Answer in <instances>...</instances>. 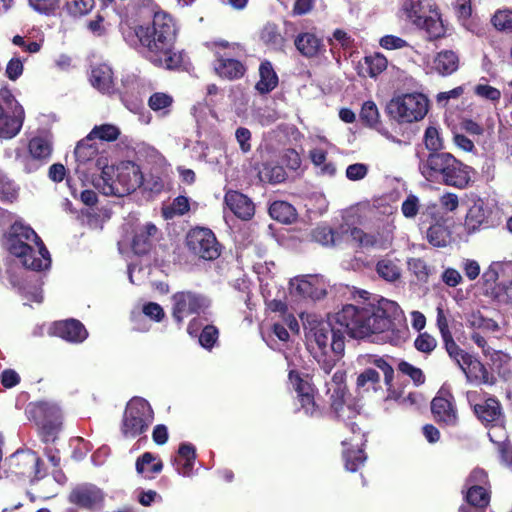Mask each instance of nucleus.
<instances>
[{"mask_svg": "<svg viewBox=\"0 0 512 512\" xmlns=\"http://www.w3.org/2000/svg\"><path fill=\"white\" fill-rule=\"evenodd\" d=\"M289 382L296 392V397L300 404V409L303 410L307 416H319L321 411L319 406L316 404L314 388L308 377H302L298 372L290 370Z\"/></svg>", "mask_w": 512, "mask_h": 512, "instance_id": "nucleus-14", "label": "nucleus"}, {"mask_svg": "<svg viewBox=\"0 0 512 512\" xmlns=\"http://www.w3.org/2000/svg\"><path fill=\"white\" fill-rule=\"evenodd\" d=\"M259 75L260 79L256 83L255 88L260 94H267L276 88L278 77L270 62L266 61L261 63Z\"/></svg>", "mask_w": 512, "mask_h": 512, "instance_id": "nucleus-32", "label": "nucleus"}, {"mask_svg": "<svg viewBox=\"0 0 512 512\" xmlns=\"http://www.w3.org/2000/svg\"><path fill=\"white\" fill-rule=\"evenodd\" d=\"M376 271L382 279L394 282L401 276L399 260L385 257L377 262Z\"/></svg>", "mask_w": 512, "mask_h": 512, "instance_id": "nucleus-34", "label": "nucleus"}, {"mask_svg": "<svg viewBox=\"0 0 512 512\" xmlns=\"http://www.w3.org/2000/svg\"><path fill=\"white\" fill-rule=\"evenodd\" d=\"M489 211L482 201L475 202L468 210L465 219V229L474 233L488 224Z\"/></svg>", "mask_w": 512, "mask_h": 512, "instance_id": "nucleus-30", "label": "nucleus"}, {"mask_svg": "<svg viewBox=\"0 0 512 512\" xmlns=\"http://www.w3.org/2000/svg\"><path fill=\"white\" fill-rule=\"evenodd\" d=\"M474 93L478 97L492 102H498L501 98V92L499 89L484 83L477 84L474 87Z\"/></svg>", "mask_w": 512, "mask_h": 512, "instance_id": "nucleus-57", "label": "nucleus"}, {"mask_svg": "<svg viewBox=\"0 0 512 512\" xmlns=\"http://www.w3.org/2000/svg\"><path fill=\"white\" fill-rule=\"evenodd\" d=\"M179 25L172 15L156 11L151 23L134 28L133 40L138 42L143 55L154 66L168 70L179 69L185 64L186 54L175 50Z\"/></svg>", "mask_w": 512, "mask_h": 512, "instance_id": "nucleus-2", "label": "nucleus"}, {"mask_svg": "<svg viewBox=\"0 0 512 512\" xmlns=\"http://www.w3.org/2000/svg\"><path fill=\"white\" fill-rule=\"evenodd\" d=\"M143 183L140 167L131 161L121 162L116 167L105 165L95 187L106 196L123 197L139 188Z\"/></svg>", "mask_w": 512, "mask_h": 512, "instance_id": "nucleus-5", "label": "nucleus"}, {"mask_svg": "<svg viewBox=\"0 0 512 512\" xmlns=\"http://www.w3.org/2000/svg\"><path fill=\"white\" fill-rule=\"evenodd\" d=\"M312 163L320 169L323 175L333 176L336 173V167L332 162H327V151L323 148H313L309 153Z\"/></svg>", "mask_w": 512, "mask_h": 512, "instance_id": "nucleus-41", "label": "nucleus"}, {"mask_svg": "<svg viewBox=\"0 0 512 512\" xmlns=\"http://www.w3.org/2000/svg\"><path fill=\"white\" fill-rule=\"evenodd\" d=\"M215 48V72L220 77L229 80L242 77L245 73V67L240 61L232 57L230 50L234 49V47H230L227 42L220 41L215 43Z\"/></svg>", "mask_w": 512, "mask_h": 512, "instance_id": "nucleus-15", "label": "nucleus"}, {"mask_svg": "<svg viewBox=\"0 0 512 512\" xmlns=\"http://www.w3.org/2000/svg\"><path fill=\"white\" fill-rule=\"evenodd\" d=\"M379 45L386 50H399L409 46L406 40L391 34L381 37Z\"/></svg>", "mask_w": 512, "mask_h": 512, "instance_id": "nucleus-59", "label": "nucleus"}, {"mask_svg": "<svg viewBox=\"0 0 512 512\" xmlns=\"http://www.w3.org/2000/svg\"><path fill=\"white\" fill-rule=\"evenodd\" d=\"M218 329L213 325H205L198 336L200 345L211 349L218 340Z\"/></svg>", "mask_w": 512, "mask_h": 512, "instance_id": "nucleus-55", "label": "nucleus"}, {"mask_svg": "<svg viewBox=\"0 0 512 512\" xmlns=\"http://www.w3.org/2000/svg\"><path fill=\"white\" fill-rule=\"evenodd\" d=\"M34 414L41 424L44 440L54 439L55 431L61 424L59 406L49 402H39L34 406Z\"/></svg>", "mask_w": 512, "mask_h": 512, "instance_id": "nucleus-17", "label": "nucleus"}, {"mask_svg": "<svg viewBox=\"0 0 512 512\" xmlns=\"http://www.w3.org/2000/svg\"><path fill=\"white\" fill-rule=\"evenodd\" d=\"M29 156H22L17 152L16 159L27 173L37 171L46 164L52 155V135L42 132L30 139L28 143Z\"/></svg>", "mask_w": 512, "mask_h": 512, "instance_id": "nucleus-9", "label": "nucleus"}, {"mask_svg": "<svg viewBox=\"0 0 512 512\" xmlns=\"http://www.w3.org/2000/svg\"><path fill=\"white\" fill-rule=\"evenodd\" d=\"M269 214L282 223H291L297 216L295 208L286 201H274L269 207Z\"/></svg>", "mask_w": 512, "mask_h": 512, "instance_id": "nucleus-36", "label": "nucleus"}, {"mask_svg": "<svg viewBox=\"0 0 512 512\" xmlns=\"http://www.w3.org/2000/svg\"><path fill=\"white\" fill-rule=\"evenodd\" d=\"M69 501L84 509H100L104 502L103 491L94 484L84 483L77 485L69 495Z\"/></svg>", "mask_w": 512, "mask_h": 512, "instance_id": "nucleus-18", "label": "nucleus"}, {"mask_svg": "<svg viewBox=\"0 0 512 512\" xmlns=\"http://www.w3.org/2000/svg\"><path fill=\"white\" fill-rule=\"evenodd\" d=\"M173 97L164 92H155L148 99V106L160 116H167L173 105Z\"/></svg>", "mask_w": 512, "mask_h": 512, "instance_id": "nucleus-37", "label": "nucleus"}, {"mask_svg": "<svg viewBox=\"0 0 512 512\" xmlns=\"http://www.w3.org/2000/svg\"><path fill=\"white\" fill-rule=\"evenodd\" d=\"M434 419L445 426L454 427L458 423L457 409L454 398L449 392L440 391L431 402Z\"/></svg>", "mask_w": 512, "mask_h": 512, "instance_id": "nucleus-19", "label": "nucleus"}, {"mask_svg": "<svg viewBox=\"0 0 512 512\" xmlns=\"http://www.w3.org/2000/svg\"><path fill=\"white\" fill-rule=\"evenodd\" d=\"M313 239L322 245H332L335 243V233L327 226H319L312 232Z\"/></svg>", "mask_w": 512, "mask_h": 512, "instance_id": "nucleus-58", "label": "nucleus"}, {"mask_svg": "<svg viewBox=\"0 0 512 512\" xmlns=\"http://www.w3.org/2000/svg\"><path fill=\"white\" fill-rule=\"evenodd\" d=\"M491 23L498 31H512V10L498 9L493 14Z\"/></svg>", "mask_w": 512, "mask_h": 512, "instance_id": "nucleus-50", "label": "nucleus"}, {"mask_svg": "<svg viewBox=\"0 0 512 512\" xmlns=\"http://www.w3.org/2000/svg\"><path fill=\"white\" fill-rule=\"evenodd\" d=\"M5 247L27 269L47 270L51 266L50 253L36 232L20 221H15L6 236Z\"/></svg>", "mask_w": 512, "mask_h": 512, "instance_id": "nucleus-3", "label": "nucleus"}, {"mask_svg": "<svg viewBox=\"0 0 512 512\" xmlns=\"http://www.w3.org/2000/svg\"><path fill=\"white\" fill-rule=\"evenodd\" d=\"M91 85L103 94L114 92V73L106 63L94 65L89 77Z\"/></svg>", "mask_w": 512, "mask_h": 512, "instance_id": "nucleus-27", "label": "nucleus"}, {"mask_svg": "<svg viewBox=\"0 0 512 512\" xmlns=\"http://www.w3.org/2000/svg\"><path fill=\"white\" fill-rule=\"evenodd\" d=\"M445 349L451 359L460 367L462 365L461 360H466L470 354L462 350L454 341L452 335L449 338H442Z\"/></svg>", "mask_w": 512, "mask_h": 512, "instance_id": "nucleus-53", "label": "nucleus"}, {"mask_svg": "<svg viewBox=\"0 0 512 512\" xmlns=\"http://www.w3.org/2000/svg\"><path fill=\"white\" fill-rule=\"evenodd\" d=\"M210 306V300L192 291H180L172 296V316L181 324L192 314L205 313Z\"/></svg>", "mask_w": 512, "mask_h": 512, "instance_id": "nucleus-10", "label": "nucleus"}, {"mask_svg": "<svg viewBox=\"0 0 512 512\" xmlns=\"http://www.w3.org/2000/svg\"><path fill=\"white\" fill-rule=\"evenodd\" d=\"M401 13L415 25L421 24L423 4L421 0H402Z\"/></svg>", "mask_w": 512, "mask_h": 512, "instance_id": "nucleus-44", "label": "nucleus"}, {"mask_svg": "<svg viewBox=\"0 0 512 512\" xmlns=\"http://www.w3.org/2000/svg\"><path fill=\"white\" fill-rule=\"evenodd\" d=\"M408 270L422 282H426L430 275V268L421 258H409L407 261Z\"/></svg>", "mask_w": 512, "mask_h": 512, "instance_id": "nucleus-51", "label": "nucleus"}, {"mask_svg": "<svg viewBox=\"0 0 512 512\" xmlns=\"http://www.w3.org/2000/svg\"><path fill=\"white\" fill-rule=\"evenodd\" d=\"M482 278L486 284H493L499 279L509 278L507 284L502 285L505 294L504 301L512 303V261H494L484 271Z\"/></svg>", "mask_w": 512, "mask_h": 512, "instance_id": "nucleus-21", "label": "nucleus"}, {"mask_svg": "<svg viewBox=\"0 0 512 512\" xmlns=\"http://www.w3.org/2000/svg\"><path fill=\"white\" fill-rule=\"evenodd\" d=\"M345 377L344 371L337 370L332 376L331 383H327V392L331 394V408L336 417L342 420L351 419L355 416V411L344 401Z\"/></svg>", "mask_w": 512, "mask_h": 512, "instance_id": "nucleus-16", "label": "nucleus"}, {"mask_svg": "<svg viewBox=\"0 0 512 512\" xmlns=\"http://www.w3.org/2000/svg\"><path fill=\"white\" fill-rule=\"evenodd\" d=\"M460 66L459 55L453 51L444 49L435 55L423 58L422 68L427 75L448 77L454 74Z\"/></svg>", "mask_w": 512, "mask_h": 512, "instance_id": "nucleus-13", "label": "nucleus"}, {"mask_svg": "<svg viewBox=\"0 0 512 512\" xmlns=\"http://www.w3.org/2000/svg\"><path fill=\"white\" fill-rule=\"evenodd\" d=\"M474 413L483 423L494 424L493 428L488 432V436L493 443L501 446L505 440V433L502 427L496 425L502 417L499 401L494 397H488L480 405H475Z\"/></svg>", "mask_w": 512, "mask_h": 512, "instance_id": "nucleus-12", "label": "nucleus"}, {"mask_svg": "<svg viewBox=\"0 0 512 512\" xmlns=\"http://www.w3.org/2000/svg\"><path fill=\"white\" fill-rule=\"evenodd\" d=\"M399 371L408 375L416 385H421L425 381V376L421 369L414 367L408 362L399 363Z\"/></svg>", "mask_w": 512, "mask_h": 512, "instance_id": "nucleus-61", "label": "nucleus"}, {"mask_svg": "<svg viewBox=\"0 0 512 512\" xmlns=\"http://www.w3.org/2000/svg\"><path fill=\"white\" fill-rule=\"evenodd\" d=\"M417 26L427 33L430 40L442 38L446 34L444 22L436 10L433 11L431 16L423 17L421 19V24Z\"/></svg>", "mask_w": 512, "mask_h": 512, "instance_id": "nucleus-33", "label": "nucleus"}, {"mask_svg": "<svg viewBox=\"0 0 512 512\" xmlns=\"http://www.w3.org/2000/svg\"><path fill=\"white\" fill-rule=\"evenodd\" d=\"M25 112L8 89L0 90V139H12L20 132Z\"/></svg>", "mask_w": 512, "mask_h": 512, "instance_id": "nucleus-8", "label": "nucleus"}, {"mask_svg": "<svg viewBox=\"0 0 512 512\" xmlns=\"http://www.w3.org/2000/svg\"><path fill=\"white\" fill-rule=\"evenodd\" d=\"M459 367L465 374L468 382L492 386L496 383V377L488 371L486 366L472 355L461 360Z\"/></svg>", "mask_w": 512, "mask_h": 512, "instance_id": "nucleus-22", "label": "nucleus"}, {"mask_svg": "<svg viewBox=\"0 0 512 512\" xmlns=\"http://www.w3.org/2000/svg\"><path fill=\"white\" fill-rule=\"evenodd\" d=\"M460 23L467 31L478 37H482L486 34V27L478 17L471 16Z\"/></svg>", "mask_w": 512, "mask_h": 512, "instance_id": "nucleus-64", "label": "nucleus"}, {"mask_svg": "<svg viewBox=\"0 0 512 512\" xmlns=\"http://www.w3.org/2000/svg\"><path fill=\"white\" fill-rule=\"evenodd\" d=\"M290 289L302 297L320 299L326 294V283L322 276L303 275L290 280Z\"/></svg>", "mask_w": 512, "mask_h": 512, "instance_id": "nucleus-20", "label": "nucleus"}, {"mask_svg": "<svg viewBox=\"0 0 512 512\" xmlns=\"http://www.w3.org/2000/svg\"><path fill=\"white\" fill-rule=\"evenodd\" d=\"M363 362L372 364L382 371L384 374V381L388 388L392 386L394 370L392 366L383 358L377 355H366L363 357Z\"/></svg>", "mask_w": 512, "mask_h": 512, "instance_id": "nucleus-46", "label": "nucleus"}, {"mask_svg": "<svg viewBox=\"0 0 512 512\" xmlns=\"http://www.w3.org/2000/svg\"><path fill=\"white\" fill-rule=\"evenodd\" d=\"M154 421V411L147 400L133 397L126 405L120 431L125 438L144 434Z\"/></svg>", "mask_w": 512, "mask_h": 512, "instance_id": "nucleus-7", "label": "nucleus"}, {"mask_svg": "<svg viewBox=\"0 0 512 512\" xmlns=\"http://www.w3.org/2000/svg\"><path fill=\"white\" fill-rule=\"evenodd\" d=\"M402 321L399 305L385 298L376 303L348 304L329 321L309 322L307 347L323 371L329 374L344 354L345 334L358 339L372 334H394Z\"/></svg>", "mask_w": 512, "mask_h": 512, "instance_id": "nucleus-1", "label": "nucleus"}, {"mask_svg": "<svg viewBox=\"0 0 512 512\" xmlns=\"http://www.w3.org/2000/svg\"><path fill=\"white\" fill-rule=\"evenodd\" d=\"M418 169L429 182L441 183L459 189L466 188L474 174L473 168L447 152H431L426 158H420Z\"/></svg>", "mask_w": 512, "mask_h": 512, "instance_id": "nucleus-4", "label": "nucleus"}, {"mask_svg": "<svg viewBox=\"0 0 512 512\" xmlns=\"http://www.w3.org/2000/svg\"><path fill=\"white\" fill-rule=\"evenodd\" d=\"M186 243L194 255L204 260H214L220 255L216 237L208 228L198 227L190 230Z\"/></svg>", "mask_w": 512, "mask_h": 512, "instance_id": "nucleus-11", "label": "nucleus"}, {"mask_svg": "<svg viewBox=\"0 0 512 512\" xmlns=\"http://www.w3.org/2000/svg\"><path fill=\"white\" fill-rule=\"evenodd\" d=\"M379 383V373L372 368H368L360 373L356 382L358 390L363 392H368L369 390L377 391Z\"/></svg>", "mask_w": 512, "mask_h": 512, "instance_id": "nucleus-43", "label": "nucleus"}, {"mask_svg": "<svg viewBox=\"0 0 512 512\" xmlns=\"http://www.w3.org/2000/svg\"><path fill=\"white\" fill-rule=\"evenodd\" d=\"M424 143L428 150L438 152L442 148V139L436 127L429 126L424 134Z\"/></svg>", "mask_w": 512, "mask_h": 512, "instance_id": "nucleus-56", "label": "nucleus"}, {"mask_svg": "<svg viewBox=\"0 0 512 512\" xmlns=\"http://www.w3.org/2000/svg\"><path fill=\"white\" fill-rule=\"evenodd\" d=\"M428 242L435 247H445L450 241V231L443 218L430 225L426 232Z\"/></svg>", "mask_w": 512, "mask_h": 512, "instance_id": "nucleus-31", "label": "nucleus"}, {"mask_svg": "<svg viewBox=\"0 0 512 512\" xmlns=\"http://www.w3.org/2000/svg\"><path fill=\"white\" fill-rule=\"evenodd\" d=\"M53 332L55 335L71 343H82L88 337L86 328L76 319L55 322Z\"/></svg>", "mask_w": 512, "mask_h": 512, "instance_id": "nucleus-24", "label": "nucleus"}, {"mask_svg": "<svg viewBox=\"0 0 512 512\" xmlns=\"http://www.w3.org/2000/svg\"><path fill=\"white\" fill-rule=\"evenodd\" d=\"M156 457L150 453L145 452L136 461V471L139 474L145 475L147 478H151L154 474H158L162 471L163 464L161 460L156 461Z\"/></svg>", "mask_w": 512, "mask_h": 512, "instance_id": "nucleus-35", "label": "nucleus"}, {"mask_svg": "<svg viewBox=\"0 0 512 512\" xmlns=\"http://www.w3.org/2000/svg\"><path fill=\"white\" fill-rule=\"evenodd\" d=\"M294 44L299 53L308 58L315 57L324 50L322 40L311 32L298 34Z\"/></svg>", "mask_w": 512, "mask_h": 512, "instance_id": "nucleus-29", "label": "nucleus"}, {"mask_svg": "<svg viewBox=\"0 0 512 512\" xmlns=\"http://www.w3.org/2000/svg\"><path fill=\"white\" fill-rule=\"evenodd\" d=\"M465 487H483L490 489L488 473L482 468H474L465 481Z\"/></svg>", "mask_w": 512, "mask_h": 512, "instance_id": "nucleus-52", "label": "nucleus"}, {"mask_svg": "<svg viewBox=\"0 0 512 512\" xmlns=\"http://www.w3.org/2000/svg\"><path fill=\"white\" fill-rule=\"evenodd\" d=\"M343 458L346 470L356 472L364 465L367 456L361 448H358L357 450L345 448L343 451Z\"/></svg>", "mask_w": 512, "mask_h": 512, "instance_id": "nucleus-45", "label": "nucleus"}, {"mask_svg": "<svg viewBox=\"0 0 512 512\" xmlns=\"http://www.w3.org/2000/svg\"><path fill=\"white\" fill-rule=\"evenodd\" d=\"M259 178L262 182L278 184L286 179L284 168L275 163H265L259 170Z\"/></svg>", "mask_w": 512, "mask_h": 512, "instance_id": "nucleus-39", "label": "nucleus"}, {"mask_svg": "<svg viewBox=\"0 0 512 512\" xmlns=\"http://www.w3.org/2000/svg\"><path fill=\"white\" fill-rule=\"evenodd\" d=\"M428 109V98L419 92L397 94L386 106L387 114L398 123L418 122L426 116Z\"/></svg>", "mask_w": 512, "mask_h": 512, "instance_id": "nucleus-6", "label": "nucleus"}, {"mask_svg": "<svg viewBox=\"0 0 512 512\" xmlns=\"http://www.w3.org/2000/svg\"><path fill=\"white\" fill-rule=\"evenodd\" d=\"M465 499L475 508L483 509L490 502V489L483 487H466Z\"/></svg>", "mask_w": 512, "mask_h": 512, "instance_id": "nucleus-40", "label": "nucleus"}, {"mask_svg": "<svg viewBox=\"0 0 512 512\" xmlns=\"http://www.w3.org/2000/svg\"><path fill=\"white\" fill-rule=\"evenodd\" d=\"M120 134L119 129L112 124H103L95 126L88 134L92 139H100L103 141H115Z\"/></svg>", "mask_w": 512, "mask_h": 512, "instance_id": "nucleus-49", "label": "nucleus"}, {"mask_svg": "<svg viewBox=\"0 0 512 512\" xmlns=\"http://www.w3.org/2000/svg\"><path fill=\"white\" fill-rule=\"evenodd\" d=\"M190 209L189 199L185 196L176 197L173 202L162 210L165 219H172L175 216H182Z\"/></svg>", "mask_w": 512, "mask_h": 512, "instance_id": "nucleus-48", "label": "nucleus"}, {"mask_svg": "<svg viewBox=\"0 0 512 512\" xmlns=\"http://www.w3.org/2000/svg\"><path fill=\"white\" fill-rule=\"evenodd\" d=\"M195 460V447L190 443H182L179 446L177 456L172 459V465L179 475L191 477L194 475Z\"/></svg>", "mask_w": 512, "mask_h": 512, "instance_id": "nucleus-26", "label": "nucleus"}, {"mask_svg": "<svg viewBox=\"0 0 512 512\" xmlns=\"http://www.w3.org/2000/svg\"><path fill=\"white\" fill-rule=\"evenodd\" d=\"M364 64L366 65V74L375 78L387 68L388 61L383 54L376 52L365 56Z\"/></svg>", "mask_w": 512, "mask_h": 512, "instance_id": "nucleus-42", "label": "nucleus"}, {"mask_svg": "<svg viewBox=\"0 0 512 512\" xmlns=\"http://www.w3.org/2000/svg\"><path fill=\"white\" fill-rule=\"evenodd\" d=\"M419 199L417 196L410 194L403 201L401 211L406 218H414L419 211Z\"/></svg>", "mask_w": 512, "mask_h": 512, "instance_id": "nucleus-63", "label": "nucleus"}, {"mask_svg": "<svg viewBox=\"0 0 512 512\" xmlns=\"http://www.w3.org/2000/svg\"><path fill=\"white\" fill-rule=\"evenodd\" d=\"M94 6V0H67L66 8L69 14L73 16H82L87 14Z\"/></svg>", "mask_w": 512, "mask_h": 512, "instance_id": "nucleus-54", "label": "nucleus"}, {"mask_svg": "<svg viewBox=\"0 0 512 512\" xmlns=\"http://www.w3.org/2000/svg\"><path fill=\"white\" fill-rule=\"evenodd\" d=\"M394 229L395 226H393L391 222H388L386 235L377 237V235L374 233H366L358 227H353L350 229V237L360 247H377L385 249L391 244L393 240Z\"/></svg>", "mask_w": 512, "mask_h": 512, "instance_id": "nucleus-23", "label": "nucleus"}, {"mask_svg": "<svg viewBox=\"0 0 512 512\" xmlns=\"http://www.w3.org/2000/svg\"><path fill=\"white\" fill-rule=\"evenodd\" d=\"M9 281L13 287H17L19 293H21L28 301L41 303L43 296L42 290L40 286L28 287L26 286L22 279L14 275L11 270H8Z\"/></svg>", "mask_w": 512, "mask_h": 512, "instance_id": "nucleus-38", "label": "nucleus"}, {"mask_svg": "<svg viewBox=\"0 0 512 512\" xmlns=\"http://www.w3.org/2000/svg\"><path fill=\"white\" fill-rule=\"evenodd\" d=\"M414 345L418 351L424 352V353H430L435 349L437 342H436V339L433 336H431L430 334L421 333L415 339Z\"/></svg>", "mask_w": 512, "mask_h": 512, "instance_id": "nucleus-62", "label": "nucleus"}, {"mask_svg": "<svg viewBox=\"0 0 512 512\" xmlns=\"http://www.w3.org/2000/svg\"><path fill=\"white\" fill-rule=\"evenodd\" d=\"M360 119L369 127L377 128L380 126V114L373 101L363 103L360 111Z\"/></svg>", "mask_w": 512, "mask_h": 512, "instance_id": "nucleus-47", "label": "nucleus"}, {"mask_svg": "<svg viewBox=\"0 0 512 512\" xmlns=\"http://www.w3.org/2000/svg\"><path fill=\"white\" fill-rule=\"evenodd\" d=\"M92 138L87 135L86 138L78 142L74 150L76 161L78 162L77 171L80 172L81 165L92 164L102 170L105 161L102 157H98V148L92 143Z\"/></svg>", "mask_w": 512, "mask_h": 512, "instance_id": "nucleus-25", "label": "nucleus"}, {"mask_svg": "<svg viewBox=\"0 0 512 512\" xmlns=\"http://www.w3.org/2000/svg\"><path fill=\"white\" fill-rule=\"evenodd\" d=\"M227 207L240 219L248 220L254 215V204L238 191H228L224 197Z\"/></svg>", "mask_w": 512, "mask_h": 512, "instance_id": "nucleus-28", "label": "nucleus"}, {"mask_svg": "<svg viewBox=\"0 0 512 512\" xmlns=\"http://www.w3.org/2000/svg\"><path fill=\"white\" fill-rule=\"evenodd\" d=\"M18 195V189L15 184L10 181L5 175L0 184V200L13 201Z\"/></svg>", "mask_w": 512, "mask_h": 512, "instance_id": "nucleus-60", "label": "nucleus"}]
</instances>
